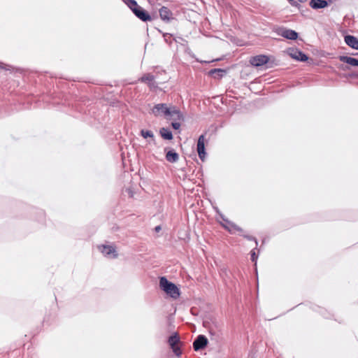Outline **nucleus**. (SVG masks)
<instances>
[{
	"label": "nucleus",
	"instance_id": "obj_1",
	"mask_svg": "<svg viewBox=\"0 0 358 358\" xmlns=\"http://www.w3.org/2000/svg\"><path fill=\"white\" fill-rule=\"evenodd\" d=\"M159 287L166 294L173 299H177L180 295L179 289L165 277L160 278Z\"/></svg>",
	"mask_w": 358,
	"mask_h": 358
},
{
	"label": "nucleus",
	"instance_id": "obj_2",
	"mask_svg": "<svg viewBox=\"0 0 358 358\" xmlns=\"http://www.w3.org/2000/svg\"><path fill=\"white\" fill-rule=\"evenodd\" d=\"M168 343L172 349L173 353L177 356L180 357L182 354V351L180 350L181 343L180 341V338L178 335L176 333L173 335L171 336L169 338Z\"/></svg>",
	"mask_w": 358,
	"mask_h": 358
},
{
	"label": "nucleus",
	"instance_id": "obj_3",
	"mask_svg": "<svg viewBox=\"0 0 358 358\" xmlns=\"http://www.w3.org/2000/svg\"><path fill=\"white\" fill-rule=\"evenodd\" d=\"M170 108L165 103L156 104L152 109V113L155 116L164 115L169 117Z\"/></svg>",
	"mask_w": 358,
	"mask_h": 358
},
{
	"label": "nucleus",
	"instance_id": "obj_4",
	"mask_svg": "<svg viewBox=\"0 0 358 358\" xmlns=\"http://www.w3.org/2000/svg\"><path fill=\"white\" fill-rule=\"evenodd\" d=\"M269 58L268 56L264 55H259L251 57L250 59V63L254 66L259 67L267 64Z\"/></svg>",
	"mask_w": 358,
	"mask_h": 358
},
{
	"label": "nucleus",
	"instance_id": "obj_5",
	"mask_svg": "<svg viewBox=\"0 0 358 358\" xmlns=\"http://www.w3.org/2000/svg\"><path fill=\"white\" fill-rule=\"evenodd\" d=\"M277 34L289 40H296L298 38V34L294 30L285 28H280L277 30Z\"/></svg>",
	"mask_w": 358,
	"mask_h": 358
},
{
	"label": "nucleus",
	"instance_id": "obj_6",
	"mask_svg": "<svg viewBox=\"0 0 358 358\" xmlns=\"http://www.w3.org/2000/svg\"><path fill=\"white\" fill-rule=\"evenodd\" d=\"M133 13L143 22L150 21V15L141 6L137 9H133Z\"/></svg>",
	"mask_w": 358,
	"mask_h": 358
},
{
	"label": "nucleus",
	"instance_id": "obj_7",
	"mask_svg": "<svg viewBox=\"0 0 358 358\" xmlns=\"http://www.w3.org/2000/svg\"><path fill=\"white\" fill-rule=\"evenodd\" d=\"M169 111H170V113L169 114V117H166V119L173 120H178V121L183 120L182 114L176 107H171Z\"/></svg>",
	"mask_w": 358,
	"mask_h": 358
},
{
	"label": "nucleus",
	"instance_id": "obj_8",
	"mask_svg": "<svg viewBox=\"0 0 358 358\" xmlns=\"http://www.w3.org/2000/svg\"><path fill=\"white\" fill-rule=\"evenodd\" d=\"M140 80L142 83H145L148 84V85L149 86V87L151 90L157 87V85H155V83L154 82L155 77L153 75H152L150 73H146V74L143 75L140 78Z\"/></svg>",
	"mask_w": 358,
	"mask_h": 358
},
{
	"label": "nucleus",
	"instance_id": "obj_9",
	"mask_svg": "<svg viewBox=\"0 0 358 358\" xmlns=\"http://www.w3.org/2000/svg\"><path fill=\"white\" fill-rule=\"evenodd\" d=\"M101 251L105 256L107 257H112L115 258L117 256L115 248L111 245H102Z\"/></svg>",
	"mask_w": 358,
	"mask_h": 358
},
{
	"label": "nucleus",
	"instance_id": "obj_10",
	"mask_svg": "<svg viewBox=\"0 0 358 358\" xmlns=\"http://www.w3.org/2000/svg\"><path fill=\"white\" fill-rule=\"evenodd\" d=\"M159 15L161 19L164 21H169L173 18L171 11L165 6H163L159 9Z\"/></svg>",
	"mask_w": 358,
	"mask_h": 358
},
{
	"label": "nucleus",
	"instance_id": "obj_11",
	"mask_svg": "<svg viewBox=\"0 0 358 358\" xmlns=\"http://www.w3.org/2000/svg\"><path fill=\"white\" fill-rule=\"evenodd\" d=\"M345 43L354 48L355 50H358V39L354 36L347 35L345 36Z\"/></svg>",
	"mask_w": 358,
	"mask_h": 358
},
{
	"label": "nucleus",
	"instance_id": "obj_12",
	"mask_svg": "<svg viewBox=\"0 0 358 358\" xmlns=\"http://www.w3.org/2000/svg\"><path fill=\"white\" fill-rule=\"evenodd\" d=\"M224 222L222 223V226L227 229L230 232H234L235 231H242V229L238 227L237 225L234 224L233 222L226 220L223 219Z\"/></svg>",
	"mask_w": 358,
	"mask_h": 358
},
{
	"label": "nucleus",
	"instance_id": "obj_13",
	"mask_svg": "<svg viewBox=\"0 0 358 358\" xmlns=\"http://www.w3.org/2000/svg\"><path fill=\"white\" fill-rule=\"evenodd\" d=\"M328 2L324 0H310V6L313 9L324 8L327 7Z\"/></svg>",
	"mask_w": 358,
	"mask_h": 358
},
{
	"label": "nucleus",
	"instance_id": "obj_14",
	"mask_svg": "<svg viewBox=\"0 0 358 358\" xmlns=\"http://www.w3.org/2000/svg\"><path fill=\"white\" fill-rule=\"evenodd\" d=\"M290 56L292 58L301 62H306L308 59L306 54L298 50H293L292 52L290 53Z\"/></svg>",
	"mask_w": 358,
	"mask_h": 358
},
{
	"label": "nucleus",
	"instance_id": "obj_15",
	"mask_svg": "<svg viewBox=\"0 0 358 358\" xmlns=\"http://www.w3.org/2000/svg\"><path fill=\"white\" fill-rule=\"evenodd\" d=\"M166 159L169 162L175 163L179 159V155L173 150H170L166 152Z\"/></svg>",
	"mask_w": 358,
	"mask_h": 358
},
{
	"label": "nucleus",
	"instance_id": "obj_16",
	"mask_svg": "<svg viewBox=\"0 0 358 358\" xmlns=\"http://www.w3.org/2000/svg\"><path fill=\"white\" fill-rule=\"evenodd\" d=\"M226 71L221 69H214L208 71V75L215 79H220L223 77Z\"/></svg>",
	"mask_w": 358,
	"mask_h": 358
},
{
	"label": "nucleus",
	"instance_id": "obj_17",
	"mask_svg": "<svg viewBox=\"0 0 358 358\" xmlns=\"http://www.w3.org/2000/svg\"><path fill=\"white\" fill-rule=\"evenodd\" d=\"M340 60L351 66H358V59L356 58L348 56H341Z\"/></svg>",
	"mask_w": 358,
	"mask_h": 358
},
{
	"label": "nucleus",
	"instance_id": "obj_18",
	"mask_svg": "<svg viewBox=\"0 0 358 358\" xmlns=\"http://www.w3.org/2000/svg\"><path fill=\"white\" fill-rule=\"evenodd\" d=\"M161 136L166 140H171L173 138V134L171 131L166 128H162L159 131Z\"/></svg>",
	"mask_w": 358,
	"mask_h": 358
},
{
	"label": "nucleus",
	"instance_id": "obj_19",
	"mask_svg": "<svg viewBox=\"0 0 358 358\" xmlns=\"http://www.w3.org/2000/svg\"><path fill=\"white\" fill-rule=\"evenodd\" d=\"M210 345L212 346V354L213 355V358H215V353L217 352L218 350V342H217V340L216 338H214L213 337L210 338Z\"/></svg>",
	"mask_w": 358,
	"mask_h": 358
},
{
	"label": "nucleus",
	"instance_id": "obj_20",
	"mask_svg": "<svg viewBox=\"0 0 358 358\" xmlns=\"http://www.w3.org/2000/svg\"><path fill=\"white\" fill-rule=\"evenodd\" d=\"M141 135L144 138H154L153 132L152 131H150V130L142 129L141 131Z\"/></svg>",
	"mask_w": 358,
	"mask_h": 358
},
{
	"label": "nucleus",
	"instance_id": "obj_21",
	"mask_svg": "<svg viewBox=\"0 0 358 358\" xmlns=\"http://www.w3.org/2000/svg\"><path fill=\"white\" fill-rule=\"evenodd\" d=\"M194 348L195 350L201 349V335H199L194 342Z\"/></svg>",
	"mask_w": 358,
	"mask_h": 358
},
{
	"label": "nucleus",
	"instance_id": "obj_22",
	"mask_svg": "<svg viewBox=\"0 0 358 358\" xmlns=\"http://www.w3.org/2000/svg\"><path fill=\"white\" fill-rule=\"evenodd\" d=\"M127 5L132 10L140 7L135 0H128Z\"/></svg>",
	"mask_w": 358,
	"mask_h": 358
},
{
	"label": "nucleus",
	"instance_id": "obj_23",
	"mask_svg": "<svg viewBox=\"0 0 358 358\" xmlns=\"http://www.w3.org/2000/svg\"><path fill=\"white\" fill-rule=\"evenodd\" d=\"M196 150L198 156L201 159V136L198 138Z\"/></svg>",
	"mask_w": 358,
	"mask_h": 358
},
{
	"label": "nucleus",
	"instance_id": "obj_24",
	"mask_svg": "<svg viewBox=\"0 0 358 358\" xmlns=\"http://www.w3.org/2000/svg\"><path fill=\"white\" fill-rule=\"evenodd\" d=\"M171 125L174 129H178L180 127V123L177 122V120H173Z\"/></svg>",
	"mask_w": 358,
	"mask_h": 358
},
{
	"label": "nucleus",
	"instance_id": "obj_25",
	"mask_svg": "<svg viewBox=\"0 0 358 358\" xmlns=\"http://www.w3.org/2000/svg\"><path fill=\"white\" fill-rule=\"evenodd\" d=\"M208 339L206 336H203V350L208 345Z\"/></svg>",
	"mask_w": 358,
	"mask_h": 358
},
{
	"label": "nucleus",
	"instance_id": "obj_26",
	"mask_svg": "<svg viewBox=\"0 0 358 358\" xmlns=\"http://www.w3.org/2000/svg\"><path fill=\"white\" fill-rule=\"evenodd\" d=\"M257 259V256L256 255L255 252L254 250H252L251 252V260L256 263Z\"/></svg>",
	"mask_w": 358,
	"mask_h": 358
},
{
	"label": "nucleus",
	"instance_id": "obj_27",
	"mask_svg": "<svg viewBox=\"0 0 358 358\" xmlns=\"http://www.w3.org/2000/svg\"><path fill=\"white\" fill-rule=\"evenodd\" d=\"M243 236L248 240L255 241L256 245H257V244H258L257 241L254 237H252V236H248V235H243Z\"/></svg>",
	"mask_w": 358,
	"mask_h": 358
},
{
	"label": "nucleus",
	"instance_id": "obj_28",
	"mask_svg": "<svg viewBox=\"0 0 358 358\" xmlns=\"http://www.w3.org/2000/svg\"><path fill=\"white\" fill-rule=\"evenodd\" d=\"M202 154H203V161L204 160V158H205V155H206V152H205V150H204V143H203V152H202Z\"/></svg>",
	"mask_w": 358,
	"mask_h": 358
},
{
	"label": "nucleus",
	"instance_id": "obj_29",
	"mask_svg": "<svg viewBox=\"0 0 358 358\" xmlns=\"http://www.w3.org/2000/svg\"><path fill=\"white\" fill-rule=\"evenodd\" d=\"M155 230L157 232H159V231L161 230V227H160V226H157V227L155 228Z\"/></svg>",
	"mask_w": 358,
	"mask_h": 358
},
{
	"label": "nucleus",
	"instance_id": "obj_30",
	"mask_svg": "<svg viewBox=\"0 0 358 358\" xmlns=\"http://www.w3.org/2000/svg\"><path fill=\"white\" fill-rule=\"evenodd\" d=\"M298 1H299V2L303 3V2L306 1V0H298Z\"/></svg>",
	"mask_w": 358,
	"mask_h": 358
}]
</instances>
